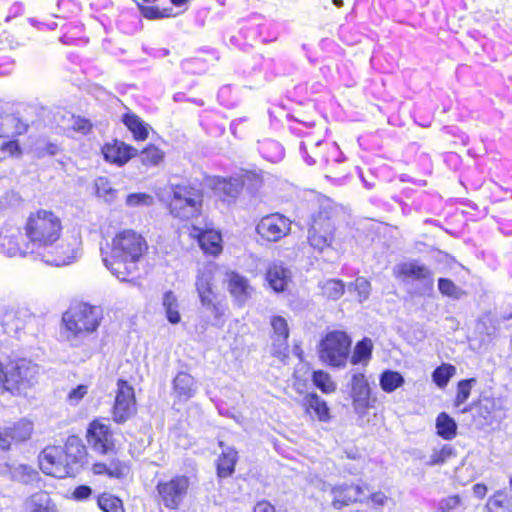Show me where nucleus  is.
I'll list each match as a JSON object with an SVG mask.
<instances>
[{
  "mask_svg": "<svg viewBox=\"0 0 512 512\" xmlns=\"http://www.w3.org/2000/svg\"><path fill=\"white\" fill-rule=\"evenodd\" d=\"M39 367L25 358L10 360L5 364L3 389L11 394H21L37 381Z\"/></svg>",
  "mask_w": 512,
  "mask_h": 512,
  "instance_id": "nucleus-6",
  "label": "nucleus"
},
{
  "mask_svg": "<svg viewBox=\"0 0 512 512\" xmlns=\"http://www.w3.org/2000/svg\"><path fill=\"white\" fill-rule=\"evenodd\" d=\"M266 279L274 291L282 292L291 280V271L280 263H273L268 268Z\"/></svg>",
  "mask_w": 512,
  "mask_h": 512,
  "instance_id": "nucleus-27",
  "label": "nucleus"
},
{
  "mask_svg": "<svg viewBox=\"0 0 512 512\" xmlns=\"http://www.w3.org/2000/svg\"><path fill=\"white\" fill-rule=\"evenodd\" d=\"M238 177L241 179L242 190L245 188L250 193H255L262 186V177L255 172L246 171Z\"/></svg>",
  "mask_w": 512,
  "mask_h": 512,
  "instance_id": "nucleus-46",
  "label": "nucleus"
},
{
  "mask_svg": "<svg viewBox=\"0 0 512 512\" xmlns=\"http://www.w3.org/2000/svg\"><path fill=\"white\" fill-rule=\"evenodd\" d=\"M95 188L97 196L103 198L106 202H113L116 199L117 191L106 177H98L95 180Z\"/></svg>",
  "mask_w": 512,
  "mask_h": 512,
  "instance_id": "nucleus-43",
  "label": "nucleus"
},
{
  "mask_svg": "<svg viewBox=\"0 0 512 512\" xmlns=\"http://www.w3.org/2000/svg\"><path fill=\"white\" fill-rule=\"evenodd\" d=\"M172 384L175 396L182 401L189 400L197 391L195 379L186 372H179L173 379Z\"/></svg>",
  "mask_w": 512,
  "mask_h": 512,
  "instance_id": "nucleus-25",
  "label": "nucleus"
},
{
  "mask_svg": "<svg viewBox=\"0 0 512 512\" xmlns=\"http://www.w3.org/2000/svg\"><path fill=\"white\" fill-rule=\"evenodd\" d=\"M211 186L215 194L221 197L223 201L228 202L235 200L242 191V183L238 175L228 178L215 177Z\"/></svg>",
  "mask_w": 512,
  "mask_h": 512,
  "instance_id": "nucleus-20",
  "label": "nucleus"
},
{
  "mask_svg": "<svg viewBox=\"0 0 512 512\" xmlns=\"http://www.w3.org/2000/svg\"><path fill=\"white\" fill-rule=\"evenodd\" d=\"M21 512H58L55 503L46 491H37L22 503Z\"/></svg>",
  "mask_w": 512,
  "mask_h": 512,
  "instance_id": "nucleus-22",
  "label": "nucleus"
},
{
  "mask_svg": "<svg viewBox=\"0 0 512 512\" xmlns=\"http://www.w3.org/2000/svg\"><path fill=\"white\" fill-rule=\"evenodd\" d=\"M163 158L164 152L154 145L144 148L140 153V160L146 166H157Z\"/></svg>",
  "mask_w": 512,
  "mask_h": 512,
  "instance_id": "nucleus-42",
  "label": "nucleus"
},
{
  "mask_svg": "<svg viewBox=\"0 0 512 512\" xmlns=\"http://www.w3.org/2000/svg\"><path fill=\"white\" fill-rule=\"evenodd\" d=\"M2 150L8 152L12 156H19L21 154V148L16 140L4 142L2 144Z\"/></svg>",
  "mask_w": 512,
  "mask_h": 512,
  "instance_id": "nucleus-61",
  "label": "nucleus"
},
{
  "mask_svg": "<svg viewBox=\"0 0 512 512\" xmlns=\"http://www.w3.org/2000/svg\"><path fill=\"white\" fill-rule=\"evenodd\" d=\"M123 123L132 132L136 140H145L148 136L147 125L135 114L127 113L123 116Z\"/></svg>",
  "mask_w": 512,
  "mask_h": 512,
  "instance_id": "nucleus-37",
  "label": "nucleus"
},
{
  "mask_svg": "<svg viewBox=\"0 0 512 512\" xmlns=\"http://www.w3.org/2000/svg\"><path fill=\"white\" fill-rule=\"evenodd\" d=\"M438 289L443 295L454 299L460 298L462 294L461 289L447 278H440L438 280Z\"/></svg>",
  "mask_w": 512,
  "mask_h": 512,
  "instance_id": "nucleus-53",
  "label": "nucleus"
},
{
  "mask_svg": "<svg viewBox=\"0 0 512 512\" xmlns=\"http://www.w3.org/2000/svg\"><path fill=\"white\" fill-rule=\"evenodd\" d=\"M87 442L91 448L100 454H107L114 449L113 434L108 425L99 420L89 424Z\"/></svg>",
  "mask_w": 512,
  "mask_h": 512,
  "instance_id": "nucleus-16",
  "label": "nucleus"
},
{
  "mask_svg": "<svg viewBox=\"0 0 512 512\" xmlns=\"http://www.w3.org/2000/svg\"><path fill=\"white\" fill-rule=\"evenodd\" d=\"M5 428L8 430L12 443L27 441L31 437L34 429L33 423L27 419H21L11 426H5Z\"/></svg>",
  "mask_w": 512,
  "mask_h": 512,
  "instance_id": "nucleus-33",
  "label": "nucleus"
},
{
  "mask_svg": "<svg viewBox=\"0 0 512 512\" xmlns=\"http://www.w3.org/2000/svg\"><path fill=\"white\" fill-rule=\"evenodd\" d=\"M215 266L206 264L198 269L195 287L199 298L215 294L212 289Z\"/></svg>",
  "mask_w": 512,
  "mask_h": 512,
  "instance_id": "nucleus-28",
  "label": "nucleus"
},
{
  "mask_svg": "<svg viewBox=\"0 0 512 512\" xmlns=\"http://www.w3.org/2000/svg\"><path fill=\"white\" fill-rule=\"evenodd\" d=\"M24 312L15 305L0 307V324L8 331H17L24 325Z\"/></svg>",
  "mask_w": 512,
  "mask_h": 512,
  "instance_id": "nucleus-26",
  "label": "nucleus"
},
{
  "mask_svg": "<svg viewBox=\"0 0 512 512\" xmlns=\"http://www.w3.org/2000/svg\"><path fill=\"white\" fill-rule=\"evenodd\" d=\"M258 151L264 159L272 163H277L284 158L283 146L272 139L259 141Z\"/></svg>",
  "mask_w": 512,
  "mask_h": 512,
  "instance_id": "nucleus-32",
  "label": "nucleus"
},
{
  "mask_svg": "<svg viewBox=\"0 0 512 512\" xmlns=\"http://www.w3.org/2000/svg\"><path fill=\"white\" fill-rule=\"evenodd\" d=\"M39 465L43 473L56 478L73 476V470L65 462L64 450L59 446H48L39 455Z\"/></svg>",
  "mask_w": 512,
  "mask_h": 512,
  "instance_id": "nucleus-10",
  "label": "nucleus"
},
{
  "mask_svg": "<svg viewBox=\"0 0 512 512\" xmlns=\"http://www.w3.org/2000/svg\"><path fill=\"white\" fill-rule=\"evenodd\" d=\"M305 410L311 416L314 414L320 421H327L330 417L327 403L317 394H308L303 400Z\"/></svg>",
  "mask_w": 512,
  "mask_h": 512,
  "instance_id": "nucleus-29",
  "label": "nucleus"
},
{
  "mask_svg": "<svg viewBox=\"0 0 512 512\" xmlns=\"http://www.w3.org/2000/svg\"><path fill=\"white\" fill-rule=\"evenodd\" d=\"M348 289L356 291L358 293L359 301L362 302L368 299L371 285L366 278L358 277L354 282L349 284Z\"/></svg>",
  "mask_w": 512,
  "mask_h": 512,
  "instance_id": "nucleus-52",
  "label": "nucleus"
},
{
  "mask_svg": "<svg viewBox=\"0 0 512 512\" xmlns=\"http://www.w3.org/2000/svg\"><path fill=\"white\" fill-rule=\"evenodd\" d=\"M348 386L353 409L356 414L362 417L370 407L371 389L369 383L363 373L352 371Z\"/></svg>",
  "mask_w": 512,
  "mask_h": 512,
  "instance_id": "nucleus-13",
  "label": "nucleus"
},
{
  "mask_svg": "<svg viewBox=\"0 0 512 512\" xmlns=\"http://www.w3.org/2000/svg\"><path fill=\"white\" fill-rule=\"evenodd\" d=\"M88 392L86 385H79L68 394V400L72 405L77 404Z\"/></svg>",
  "mask_w": 512,
  "mask_h": 512,
  "instance_id": "nucleus-58",
  "label": "nucleus"
},
{
  "mask_svg": "<svg viewBox=\"0 0 512 512\" xmlns=\"http://www.w3.org/2000/svg\"><path fill=\"white\" fill-rule=\"evenodd\" d=\"M395 278L403 281H419L429 287L433 286V276L430 269L416 260L401 262L393 267Z\"/></svg>",
  "mask_w": 512,
  "mask_h": 512,
  "instance_id": "nucleus-15",
  "label": "nucleus"
},
{
  "mask_svg": "<svg viewBox=\"0 0 512 512\" xmlns=\"http://www.w3.org/2000/svg\"><path fill=\"white\" fill-rule=\"evenodd\" d=\"M462 504V498L459 495H450L439 500L437 504V510L439 512H450Z\"/></svg>",
  "mask_w": 512,
  "mask_h": 512,
  "instance_id": "nucleus-54",
  "label": "nucleus"
},
{
  "mask_svg": "<svg viewBox=\"0 0 512 512\" xmlns=\"http://www.w3.org/2000/svg\"><path fill=\"white\" fill-rule=\"evenodd\" d=\"M437 434L445 439L452 440L457 434V424L447 413L441 412L436 418Z\"/></svg>",
  "mask_w": 512,
  "mask_h": 512,
  "instance_id": "nucleus-36",
  "label": "nucleus"
},
{
  "mask_svg": "<svg viewBox=\"0 0 512 512\" xmlns=\"http://www.w3.org/2000/svg\"><path fill=\"white\" fill-rule=\"evenodd\" d=\"M62 230L61 220L53 212L39 210L31 214L25 225L26 252L35 259H41L42 252H45L52 244L60 238Z\"/></svg>",
  "mask_w": 512,
  "mask_h": 512,
  "instance_id": "nucleus-3",
  "label": "nucleus"
},
{
  "mask_svg": "<svg viewBox=\"0 0 512 512\" xmlns=\"http://www.w3.org/2000/svg\"><path fill=\"white\" fill-rule=\"evenodd\" d=\"M372 350H373V342L370 338H363L361 341H359L353 350V353L350 358V362L353 365H359L362 364L366 366L372 356Z\"/></svg>",
  "mask_w": 512,
  "mask_h": 512,
  "instance_id": "nucleus-34",
  "label": "nucleus"
},
{
  "mask_svg": "<svg viewBox=\"0 0 512 512\" xmlns=\"http://www.w3.org/2000/svg\"><path fill=\"white\" fill-rule=\"evenodd\" d=\"M499 319L502 321H508L512 319V298L508 300L499 312Z\"/></svg>",
  "mask_w": 512,
  "mask_h": 512,
  "instance_id": "nucleus-64",
  "label": "nucleus"
},
{
  "mask_svg": "<svg viewBox=\"0 0 512 512\" xmlns=\"http://www.w3.org/2000/svg\"><path fill=\"white\" fill-rule=\"evenodd\" d=\"M59 152L60 147L56 143L46 141L45 139L37 140L33 147V153L37 158L55 156Z\"/></svg>",
  "mask_w": 512,
  "mask_h": 512,
  "instance_id": "nucleus-44",
  "label": "nucleus"
},
{
  "mask_svg": "<svg viewBox=\"0 0 512 512\" xmlns=\"http://www.w3.org/2000/svg\"><path fill=\"white\" fill-rule=\"evenodd\" d=\"M312 379L314 385L325 393L333 392L336 389V385L332 381L331 376L324 371H314Z\"/></svg>",
  "mask_w": 512,
  "mask_h": 512,
  "instance_id": "nucleus-48",
  "label": "nucleus"
},
{
  "mask_svg": "<svg viewBox=\"0 0 512 512\" xmlns=\"http://www.w3.org/2000/svg\"><path fill=\"white\" fill-rule=\"evenodd\" d=\"M22 239L20 228L7 224L0 230V253L8 256H27L30 252H26V243L20 244Z\"/></svg>",
  "mask_w": 512,
  "mask_h": 512,
  "instance_id": "nucleus-17",
  "label": "nucleus"
},
{
  "mask_svg": "<svg viewBox=\"0 0 512 512\" xmlns=\"http://www.w3.org/2000/svg\"><path fill=\"white\" fill-rule=\"evenodd\" d=\"M128 472V467L120 461H111L108 464L107 475L111 478H122Z\"/></svg>",
  "mask_w": 512,
  "mask_h": 512,
  "instance_id": "nucleus-56",
  "label": "nucleus"
},
{
  "mask_svg": "<svg viewBox=\"0 0 512 512\" xmlns=\"http://www.w3.org/2000/svg\"><path fill=\"white\" fill-rule=\"evenodd\" d=\"M199 299L203 312L207 313L211 317V320H208L206 324L218 327L222 326L223 317L227 309L226 305L217 298L216 294L203 296Z\"/></svg>",
  "mask_w": 512,
  "mask_h": 512,
  "instance_id": "nucleus-24",
  "label": "nucleus"
},
{
  "mask_svg": "<svg viewBox=\"0 0 512 512\" xmlns=\"http://www.w3.org/2000/svg\"><path fill=\"white\" fill-rule=\"evenodd\" d=\"M126 204L131 207L150 206L153 204V197L146 193L129 194L126 199Z\"/></svg>",
  "mask_w": 512,
  "mask_h": 512,
  "instance_id": "nucleus-55",
  "label": "nucleus"
},
{
  "mask_svg": "<svg viewBox=\"0 0 512 512\" xmlns=\"http://www.w3.org/2000/svg\"><path fill=\"white\" fill-rule=\"evenodd\" d=\"M476 384V379H465L458 383L455 406L460 407L470 396L472 387Z\"/></svg>",
  "mask_w": 512,
  "mask_h": 512,
  "instance_id": "nucleus-50",
  "label": "nucleus"
},
{
  "mask_svg": "<svg viewBox=\"0 0 512 512\" xmlns=\"http://www.w3.org/2000/svg\"><path fill=\"white\" fill-rule=\"evenodd\" d=\"M312 146H315L316 148H325V154L322 155V161L324 163H329L331 160L335 162L341 161L342 153L335 143H329L322 140H314L313 137L309 136L300 143V152L308 165H313L316 163L315 158L311 157L307 150L308 147L312 148Z\"/></svg>",
  "mask_w": 512,
  "mask_h": 512,
  "instance_id": "nucleus-18",
  "label": "nucleus"
},
{
  "mask_svg": "<svg viewBox=\"0 0 512 512\" xmlns=\"http://www.w3.org/2000/svg\"><path fill=\"white\" fill-rule=\"evenodd\" d=\"M271 326L276 337L275 340L279 342L280 345L285 344L289 336L286 320L281 316H274L271 319Z\"/></svg>",
  "mask_w": 512,
  "mask_h": 512,
  "instance_id": "nucleus-45",
  "label": "nucleus"
},
{
  "mask_svg": "<svg viewBox=\"0 0 512 512\" xmlns=\"http://www.w3.org/2000/svg\"><path fill=\"white\" fill-rule=\"evenodd\" d=\"M14 69V61L7 56L0 57V76H7Z\"/></svg>",
  "mask_w": 512,
  "mask_h": 512,
  "instance_id": "nucleus-59",
  "label": "nucleus"
},
{
  "mask_svg": "<svg viewBox=\"0 0 512 512\" xmlns=\"http://www.w3.org/2000/svg\"><path fill=\"white\" fill-rule=\"evenodd\" d=\"M236 461L237 452L233 448L223 449L217 463L218 476L221 478L230 476L234 472Z\"/></svg>",
  "mask_w": 512,
  "mask_h": 512,
  "instance_id": "nucleus-35",
  "label": "nucleus"
},
{
  "mask_svg": "<svg viewBox=\"0 0 512 512\" xmlns=\"http://www.w3.org/2000/svg\"><path fill=\"white\" fill-rule=\"evenodd\" d=\"M455 373L456 368L453 365L442 364L433 371L432 379L438 387L444 388Z\"/></svg>",
  "mask_w": 512,
  "mask_h": 512,
  "instance_id": "nucleus-40",
  "label": "nucleus"
},
{
  "mask_svg": "<svg viewBox=\"0 0 512 512\" xmlns=\"http://www.w3.org/2000/svg\"><path fill=\"white\" fill-rule=\"evenodd\" d=\"M344 288L345 285L343 281L330 279L324 283L322 290L325 296H327L330 299L337 300L343 295Z\"/></svg>",
  "mask_w": 512,
  "mask_h": 512,
  "instance_id": "nucleus-49",
  "label": "nucleus"
},
{
  "mask_svg": "<svg viewBox=\"0 0 512 512\" xmlns=\"http://www.w3.org/2000/svg\"><path fill=\"white\" fill-rule=\"evenodd\" d=\"M503 493L501 491H497L492 497L489 498L487 507L492 511L496 512V509L503 507V500L501 497Z\"/></svg>",
  "mask_w": 512,
  "mask_h": 512,
  "instance_id": "nucleus-60",
  "label": "nucleus"
},
{
  "mask_svg": "<svg viewBox=\"0 0 512 512\" xmlns=\"http://www.w3.org/2000/svg\"><path fill=\"white\" fill-rule=\"evenodd\" d=\"M336 214V206L330 199L318 200V210L312 214V222L308 231V241L314 249L323 251L332 244Z\"/></svg>",
  "mask_w": 512,
  "mask_h": 512,
  "instance_id": "nucleus-4",
  "label": "nucleus"
},
{
  "mask_svg": "<svg viewBox=\"0 0 512 512\" xmlns=\"http://www.w3.org/2000/svg\"><path fill=\"white\" fill-rule=\"evenodd\" d=\"M100 307L80 303L70 307L62 316L61 336L72 347H80L97 331L102 320Z\"/></svg>",
  "mask_w": 512,
  "mask_h": 512,
  "instance_id": "nucleus-2",
  "label": "nucleus"
},
{
  "mask_svg": "<svg viewBox=\"0 0 512 512\" xmlns=\"http://www.w3.org/2000/svg\"><path fill=\"white\" fill-rule=\"evenodd\" d=\"M4 125L11 130L12 135H23L28 131L29 125L17 115H8L4 119Z\"/></svg>",
  "mask_w": 512,
  "mask_h": 512,
  "instance_id": "nucleus-51",
  "label": "nucleus"
},
{
  "mask_svg": "<svg viewBox=\"0 0 512 512\" xmlns=\"http://www.w3.org/2000/svg\"><path fill=\"white\" fill-rule=\"evenodd\" d=\"M91 493L92 489L89 486L81 485L74 490L73 496L77 500H85L91 495Z\"/></svg>",
  "mask_w": 512,
  "mask_h": 512,
  "instance_id": "nucleus-63",
  "label": "nucleus"
},
{
  "mask_svg": "<svg viewBox=\"0 0 512 512\" xmlns=\"http://www.w3.org/2000/svg\"><path fill=\"white\" fill-rule=\"evenodd\" d=\"M82 240L78 230L60 237L45 252L41 261L53 266H65L77 261L82 255Z\"/></svg>",
  "mask_w": 512,
  "mask_h": 512,
  "instance_id": "nucleus-7",
  "label": "nucleus"
},
{
  "mask_svg": "<svg viewBox=\"0 0 512 512\" xmlns=\"http://www.w3.org/2000/svg\"><path fill=\"white\" fill-rule=\"evenodd\" d=\"M330 492L333 496L332 506L335 509H342L356 502H366L368 500L367 493L370 489L367 484H351L346 483L331 486Z\"/></svg>",
  "mask_w": 512,
  "mask_h": 512,
  "instance_id": "nucleus-12",
  "label": "nucleus"
},
{
  "mask_svg": "<svg viewBox=\"0 0 512 512\" xmlns=\"http://www.w3.org/2000/svg\"><path fill=\"white\" fill-rule=\"evenodd\" d=\"M191 235L198 239V243L205 253L217 255L221 252V235L219 232L202 230L194 226Z\"/></svg>",
  "mask_w": 512,
  "mask_h": 512,
  "instance_id": "nucleus-23",
  "label": "nucleus"
},
{
  "mask_svg": "<svg viewBox=\"0 0 512 512\" xmlns=\"http://www.w3.org/2000/svg\"><path fill=\"white\" fill-rule=\"evenodd\" d=\"M98 506L104 512H124L122 501L109 493H103L98 497Z\"/></svg>",
  "mask_w": 512,
  "mask_h": 512,
  "instance_id": "nucleus-41",
  "label": "nucleus"
},
{
  "mask_svg": "<svg viewBox=\"0 0 512 512\" xmlns=\"http://www.w3.org/2000/svg\"><path fill=\"white\" fill-rule=\"evenodd\" d=\"M456 455L455 449L451 445H444L441 449H434L430 460L427 462L429 466L444 464L448 459Z\"/></svg>",
  "mask_w": 512,
  "mask_h": 512,
  "instance_id": "nucleus-47",
  "label": "nucleus"
},
{
  "mask_svg": "<svg viewBox=\"0 0 512 512\" xmlns=\"http://www.w3.org/2000/svg\"><path fill=\"white\" fill-rule=\"evenodd\" d=\"M147 250L144 238L133 230H124L112 240L110 252L101 249L106 268L120 281H130L137 271V263Z\"/></svg>",
  "mask_w": 512,
  "mask_h": 512,
  "instance_id": "nucleus-1",
  "label": "nucleus"
},
{
  "mask_svg": "<svg viewBox=\"0 0 512 512\" xmlns=\"http://www.w3.org/2000/svg\"><path fill=\"white\" fill-rule=\"evenodd\" d=\"M228 287L230 293L240 304L244 303L248 299L252 291L248 280L237 273H232L229 276Z\"/></svg>",
  "mask_w": 512,
  "mask_h": 512,
  "instance_id": "nucleus-30",
  "label": "nucleus"
},
{
  "mask_svg": "<svg viewBox=\"0 0 512 512\" xmlns=\"http://www.w3.org/2000/svg\"><path fill=\"white\" fill-rule=\"evenodd\" d=\"M351 338L343 331H332L320 342V360L329 366L344 368L351 348Z\"/></svg>",
  "mask_w": 512,
  "mask_h": 512,
  "instance_id": "nucleus-8",
  "label": "nucleus"
},
{
  "mask_svg": "<svg viewBox=\"0 0 512 512\" xmlns=\"http://www.w3.org/2000/svg\"><path fill=\"white\" fill-rule=\"evenodd\" d=\"M63 450L65 462L70 468H72L73 476H75L84 464L86 448L80 438L77 436H70L68 437Z\"/></svg>",
  "mask_w": 512,
  "mask_h": 512,
  "instance_id": "nucleus-19",
  "label": "nucleus"
},
{
  "mask_svg": "<svg viewBox=\"0 0 512 512\" xmlns=\"http://www.w3.org/2000/svg\"><path fill=\"white\" fill-rule=\"evenodd\" d=\"M71 121V128L74 131L79 132L83 135H86L91 131L92 124L88 119L82 118L80 116H72Z\"/></svg>",
  "mask_w": 512,
  "mask_h": 512,
  "instance_id": "nucleus-57",
  "label": "nucleus"
},
{
  "mask_svg": "<svg viewBox=\"0 0 512 512\" xmlns=\"http://www.w3.org/2000/svg\"><path fill=\"white\" fill-rule=\"evenodd\" d=\"M404 384L403 376L396 371L386 370L380 376V387L386 393H391Z\"/></svg>",
  "mask_w": 512,
  "mask_h": 512,
  "instance_id": "nucleus-39",
  "label": "nucleus"
},
{
  "mask_svg": "<svg viewBox=\"0 0 512 512\" xmlns=\"http://www.w3.org/2000/svg\"><path fill=\"white\" fill-rule=\"evenodd\" d=\"M190 479L185 475H175L157 483L156 490L161 503L168 509H177L187 495Z\"/></svg>",
  "mask_w": 512,
  "mask_h": 512,
  "instance_id": "nucleus-9",
  "label": "nucleus"
},
{
  "mask_svg": "<svg viewBox=\"0 0 512 512\" xmlns=\"http://www.w3.org/2000/svg\"><path fill=\"white\" fill-rule=\"evenodd\" d=\"M12 442L5 427L0 426V451H8L11 448Z\"/></svg>",
  "mask_w": 512,
  "mask_h": 512,
  "instance_id": "nucleus-62",
  "label": "nucleus"
},
{
  "mask_svg": "<svg viewBox=\"0 0 512 512\" xmlns=\"http://www.w3.org/2000/svg\"><path fill=\"white\" fill-rule=\"evenodd\" d=\"M291 222L285 216L275 213L263 217L256 226L257 233L268 241L276 242L290 231Z\"/></svg>",
  "mask_w": 512,
  "mask_h": 512,
  "instance_id": "nucleus-14",
  "label": "nucleus"
},
{
  "mask_svg": "<svg viewBox=\"0 0 512 512\" xmlns=\"http://www.w3.org/2000/svg\"><path fill=\"white\" fill-rule=\"evenodd\" d=\"M170 214L179 220H192L200 216L203 206V191L200 187L182 183L171 185Z\"/></svg>",
  "mask_w": 512,
  "mask_h": 512,
  "instance_id": "nucleus-5",
  "label": "nucleus"
},
{
  "mask_svg": "<svg viewBox=\"0 0 512 512\" xmlns=\"http://www.w3.org/2000/svg\"><path fill=\"white\" fill-rule=\"evenodd\" d=\"M136 412L134 389L125 380H118L115 403L113 407V420L122 424L130 419Z\"/></svg>",
  "mask_w": 512,
  "mask_h": 512,
  "instance_id": "nucleus-11",
  "label": "nucleus"
},
{
  "mask_svg": "<svg viewBox=\"0 0 512 512\" xmlns=\"http://www.w3.org/2000/svg\"><path fill=\"white\" fill-rule=\"evenodd\" d=\"M162 305L165 310L168 321L172 324L179 323L181 320V316L178 311V300L176 295L172 291H167L164 293Z\"/></svg>",
  "mask_w": 512,
  "mask_h": 512,
  "instance_id": "nucleus-38",
  "label": "nucleus"
},
{
  "mask_svg": "<svg viewBox=\"0 0 512 512\" xmlns=\"http://www.w3.org/2000/svg\"><path fill=\"white\" fill-rule=\"evenodd\" d=\"M10 478L13 481L29 485L32 484L39 479L38 471L30 465L27 464H16L12 465L9 468Z\"/></svg>",
  "mask_w": 512,
  "mask_h": 512,
  "instance_id": "nucleus-31",
  "label": "nucleus"
},
{
  "mask_svg": "<svg viewBox=\"0 0 512 512\" xmlns=\"http://www.w3.org/2000/svg\"><path fill=\"white\" fill-rule=\"evenodd\" d=\"M136 150L123 142L115 140L113 143H107L102 148L104 159L107 162L117 164L119 166L125 164L133 157Z\"/></svg>",
  "mask_w": 512,
  "mask_h": 512,
  "instance_id": "nucleus-21",
  "label": "nucleus"
}]
</instances>
